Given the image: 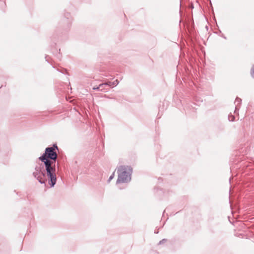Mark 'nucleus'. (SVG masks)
Here are the masks:
<instances>
[{
	"label": "nucleus",
	"mask_w": 254,
	"mask_h": 254,
	"mask_svg": "<svg viewBox=\"0 0 254 254\" xmlns=\"http://www.w3.org/2000/svg\"><path fill=\"white\" fill-rule=\"evenodd\" d=\"M56 149L58 150L57 144L52 147H47L45 152L39 157L42 162L46 170L47 176L49 178V184L53 187L56 183V162L58 158V154Z\"/></svg>",
	"instance_id": "nucleus-1"
},
{
	"label": "nucleus",
	"mask_w": 254,
	"mask_h": 254,
	"mask_svg": "<svg viewBox=\"0 0 254 254\" xmlns=\"http://www.w3.org/2000/svg\"><path fill=\"white\" fill-rule=\"evenodd\" d=\"M118 178L116 183H128L131 180L132 169L130 167L121 166L118 168Z\"/></svg>",
	"instance_id": "nucleus-2"
},
{
	"label": "nucleus",
	"mask_w": 254,
	"mask_h": 254,
	"mask_svg": "<svg viewBox=\"0 0 254 254\" xmlns=\"http://www.w3.org/2000/svg\"><path fill=\"white\" fill-rule=\"evenodd\" d=\"M44 166H45L44 165L36 166L35 170L33 172V175L34 178L41 184H45L47 181L46 176V174H47L46 170V169H44Z\"/></svg>",
	"instance_id": "nucleus-3"
},
{
	"label": "nucleus",
	"mask_w": 254,
	"mask_h": 254,
	"mask_svg": "<svg viewBox=\"0 0 254 254\" xmlns=\"http://www.w3.org/2000/svg\"><path fill=\"white\" fill-rule=\"evenodd\" d=\"M119 81L117 79L112 82L108 81V82L103 83L104 84V86L108 85L110 87H112V86L114 87V86H116L119 84Z\"/></svg>",
	"instance_id": "nucleus-4"
},
{
	"label": "nucleus",
	"mask_w": 254,
	"mask_h": 254,
	"mask_svg": "<svg viewBox=\"0 0 254 254\" xmlns=\"http://www.w3.org/2000/svg\"><path fill=\"white\" fill-rule=\"evenodd\" d=\"M242 101V100L241 99L237 97L236 98V100H235V103H237V104L236 105V110H237L238 109V105L239 104H240Z\"/></svg>",
	"instance_id": "nucleus-5"
},
{
	"label": "nucleus",
	"mask_w": 254,
	"mask_h": 254,
	"mask_svg": "<svg viewBox=\"0 0 254 254\" xmlns=\"http://www.w3.org/2000/svg\"><path fill=\"white\" fill-rule=\"evenodd\" d=\"M104 86V83L100 84L99 86L94 87L93 88L94 90H99V89L101 88V87Z\"/></svg>",
	"instance_id": "nucleus-6"
},
{
	"label": "nucleus",
	"mask_w": 254,
	"mask_h": 254,
	"mask_svg": "<svg viewBox=\"0 0 254 254\" xmlns=\"http://www.w3.org/2000/svg\"><path fill=\"white\" fill-rule=\"evenodd\" d=\"M251 75L254 78V65H253L251 69Z\"/></svg>",
	"instance_id": "nucleus-7"
},
{
	"label": "nucleus",
	"mask_w": 254,
	"mask_h": 254,
	"mask_svg": "<svg viewBox=\"0 0 254 254\" xmlns=\"http://www.w3.org/2000/svg\"><path fill=\"white\" fill-rule=\"evenodd\" d=\"M228 120L229 121L233 122L235 120V117L233 115H229L228 116Z\"/></svg>",
	"instance_id": "nucleus-8"
},
{
	"label": "nucleus",
	"mask_w": 254,
	"mask_h": 254,
	"mask_svg": "<svg viewBox=\"0 0 254 254\" xmlns=\"http://www.w3.org/2000/svg\"><path fill=\"white\" fill-rule=\"evenodd\" d=\"M114 175H115V172H114L110 176V177L108 180V182H110L113 179V178L114 177Z\"/></svg>",
	"instance_id": "nucleus-9"
},
{
	"label": "nucleus",
	"mask_w": 254,
	"mask_h": 254,
	"mask_svg": "<svg viewBox=\"0 0 254 254\" xmlns=\"http://www.w3.org/2000/svg\"><path fill=\"white\" fill-rule=\"evenodd\" d=\"M167 239H162L161 241H160L159 242V245L162 244H163V243H164L166 242H167Z\"/></svg>",
	"instance_id": "nucleus-10"
},
{
	"label": "nucleus",
	"mask_w": 254,
	"mask_h": 254,
	"mask_svg": "<svg viewBox=\"0 0 254 254\" xmlns=\"http://www.w3.org/2000/svg\"><path fill=\"white\" fill-rule=\"evenodd\" d=\"M104 86H103V87H101V88L99 89V90H100V91H102V90H103V89H104Z\"/></svg>",
	"instance_id": "nucleus-11"
},
{
	"label": "nucleus",
	"mask_w": 254,
	"mask_h": 254,
	"mask_svg": "<svg viewBox=\"0 0 254 254\" xmlns=\"http://www.w3.org/2000/svg\"><path fill=\"white\" fill-rule=\"evenodd\" d=\"M161 190H159V191H158V193H159L160 192H161Z\"/></svg>",
	"instance_id": "nucleus-12"
}]
</instances>
